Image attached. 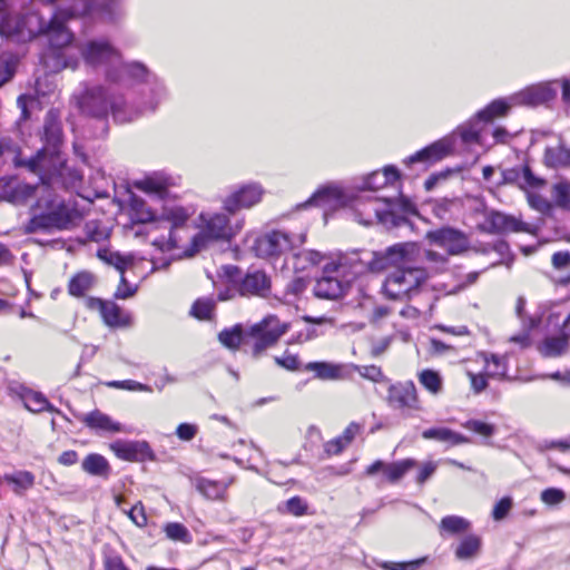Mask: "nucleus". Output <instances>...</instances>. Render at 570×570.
Returning a JSON list of instances; mask_svg holds the SVG:
<instances>
[{"mask_svg": "<svg viewBox=\"0 0 570 570\" xmlns=\"http://www.w3.org/2000/svg\"><path fill=\"white\" fill-rule=\"evenodd\" d=\"M419 256L420 246L416 243H399L387 247L384 253L374 252L365 262H355L352 266L355 275L394 267L384 279L382 293L390 299L403 301L417 294L429 277L426 269L412 266Z\"/></svg>", "mask_w": 570, "mask_h": 570, "instance_id": "obj_1", "label": "nucleus"}, {"mask_svg": "<svg viewBox=\"0 0 570 570\" xmlns=\"http://www.w3.org/2000/svg\"><path fill=\"white\" fill-rule=\"evenodd\" d=\"M7 188V198L11 203L23 204L36 199V204L31 206V218L24 227L27 233L68 228L77 217V212L43 180L33 186L11 179Z\"/></svg>", "mask_w": 570, "mask_h": 570, "instance_id": "obj_2", "label": "nucleus"}, {"mask_svg": "<svg viewBox=\"0 0 570 570\" xmlns=\"http://www.w3.org/2000/svg\"><path fill=\"white\" fill-rule=\"evenodd\" d=\"M72 101L82 114L95 118H105L110 110L116 121L128 122L139 115L127 107L121 96L111 95L99 85H85L73 94Z\"/></svg>", "mask_w": 570, "mask_h": 570, "instance_id": "obj_3", "label": "nucleus"}, {"mask_svg": "<svg viewBox=\"0 0 570 570\" xmlns=\"http://www.w3.org/2000/svg\"><path fill=\"white\" fill-rule=\"evenodd\" d=\"M45 147L35 156L21 160V164L30 171L43 176H51L62 164L59 155V146L62 142L61 124L53 111H49L43 125Z\"/></svg>", "mask_w": 570, "mask_h": 570, "instance_id": "obj_4", "label": "nucleus"}, {"mask_svg": "<svg viewBox=\"0 0 570 570\" xmlns=\"http://www.w3.org/2000/svg\"><path fill=\"white\" fill-rule=\"evenodd\" d=\"M355 262H365L357 257L346 258L340 263H328L324 266V275L316 282L315 295L322 298L336 299L341 297L350 284L358 276L354 274Z\"/></svg>", "mask_w": 570, "mask_h": 570, "instance_id": "obj_5", "label": "nucleus"}, {"mask_svg": "<svg viewBox=\"0 0 570 570\" xmlns=\"http://www.w3.org/2000/svg\"><path fill=\"white\" fill-rule=\"evenodd\" d=\"M79 51L85 62L92 68L102 69L108 80H121V76L116 73L121 53L107 39L87 40L79 46Z\"/></svg>", "mask_w": 570, "mask_h": 570, "instance_id": "obj_6", "label": "nucleus"}, {"mask_svg": "<svg viewBox=\"0 0 570 570\" xmlns=\"http://www.w3.org/2000/svg\"><path fill=\"white\" fill-rule=\"evenodd\" d=\"M291 324L282 322L276 315H267L253 324L245 335L253 340L252 354L262 355L267 348L277 344L279 338L288 332Z\"/></svg>", "mask_w": 570, "mask_h": 570, "instance_id": "obj_7", "label": "nucleus"}, {"mask_svg": "<svg viewBox=\"0 0 570 570\" xmlns=\"http://www.w3.org/2000/svg\"><path fill=\"white\" fill-rule=\"evenodd\" d=\"M196 209L194 206H183L178 204H165L161 208V213L158 216V226L163 222L170 224V229L167 236L160 238H153L151 244L161 252L170 250L177 247V239L174 230L183 227L189 218L195 214Z\"/></svg>", "mask_w": 570, "mask_h": 570, "instance_id": "obj_8", "label": "nucleus"}, {"mask_svg": "<svg viewBox=\"0 0 570 570\" xmlns=\"http://www.w3.org/2000/svg\"><path fill=\"white\" fill-rule=\"evenodd\" d=\"M199 228L200 232L193 238L194 250L190 255L198 252L206 239H229L236 233L230 225L229 217L223 213H202L199 215Z\"/></svg>", "mask_w": 570, "mask_h": 570, "instance_id": "obj_9", "label": "nucleus"}, {"mask_svg": "<svg viewBox=\"0 0 570 570\" xmlns=\"http://www.w3.org/2000/svg\"><path fill=\"white\" fill-rule=\"evenodd\" d=\"M306 240V234L291 235L282 230L269 232L256 242V250L259 256H277L303 245Z\"/></svg>", "mask_w": 570, "mask_h": 570, "instance_id": "obj_10", "label": "nucleus"}, {"mask_svg": "<svg viewBox=\"0 0 570 570\" xmlns=\"http://www.w3.org/2000/svg\"><path fill=\"white\" fill-rule=\"evenodd\" d=\"M387 404L404 415L422 410L417 390L412 381L391 384L386 396Z\"/></svg>", "mask_w": 570, "mask_h": 570, "instance_id": "obj_11", "label": "nucleus"}, {"mask_svg": "<svg viewBox=\"0 0 570 570\" xmlns=\"http://www.w3.org/2000/svg\"><path fill=\"white\" fill-rule=\"evenodd\" d=\"M265 189L259 183H247L237 186L223 200V208L233 215L240 209H249L259 204Z\"/></svg>", "mask_w": 570, "mask_h": 570, "instance_id": "obj_12", "label": "nucleus"}, {"mask_svg": "<svg viewBox=\"0 0 570 570\" xmlns=\"http://www.w3.org/2000/svg\"><path fill=\"white\" fill-rule=\"evenodd\" d=\"M98 257L106 264L114 266L121 274L115 297L118 299H127L134 296L137 292V286L130 285L126 281L124 273L126 269L134 267L136 263L135 256L131 254L122 255L119 252H112L110 249H100Z\"/></svg>", "mask_w": 570, "mask_h": 570, "instance_id": "obj_13", "label": "nucleus"}, {"mask_svg": "<svg viewBox=\"0 0 570 570\" xmlns=\"http://www.w3.org/2000/svg\"><path fill=\"white\" fill-rule=\"evenodd\" d=\"M86 306L91 311H97L104 323L109 327H129L132 325L131 314L124 311L115 302L88 297Z\"/></svg>", "mask_w": 570, "mask_h": 570, "instance_id": "obj_14", "label": "nucleus"}, {"mask_svg": "<svg viewBox=\"0 0 570 570\" xmlns=\"http://www.w3.org/2000/svg\"><path fill=\"white\" fill-rule=\"evenodd\" d=\"M426 239L431 244L444 248L450 255H459L470 246L468 236L452 227L430 230L426 233Z\"/></svg>", "mask_w": 570, "mask_h": 570, "instance_id": "obj_15", "label": "nucleus"}, {"mask_svg": "<svg viewBox=\"0 0 570 570\" xmlns=\"http://www.w3.org/2000/svg\"><path fill=\"white\" fill-rule=\"evenodd\" d=\"M351 203L352 196L341 185L335 183L320 187L307 200V204L323 207L325 210L347 207Z\"/></svg>", "mask_w": 570, "mask_h": 570, "instance_id": "obj_16", "label": "nucleus"}, {"mask_svg": "<svg viewBox=\"0 0 570 570\" xmlns=\"http://www.w3.org/2000/svg\"><path fill=\"white\" fill-rule=\"evenodd\" d=\"M176 186L175 178L163 171H156L134 181V187L147 195L165 199L169 188Z\"/></svg>", "mask_w": 570, "mask_h": 570, "instance_id": "obj_17", "label": "nucleus"}, {"mask_svg": "<svg viewBox=\"0 0 570 570\" xmlns=\"http://www.w3.org/2000/svg\"><path fill=\"white\" fill-rule=\"evenodd\" d=\"M127 213L132 224L146 226L148 236L151 232L158 229V216L144 199L131 195L128 200Z\"/></svg>", "mask_w": 570, "mask_h": 570, "instance_id": "obj_18", "label": "nucleus"}, {"mask_svg": "<svg viewBox=\"0 0 570 570\" xmlns=\"http://www.w3.org/2000/svg\"><path fill=\"white\" fill-rule=\"evenodd\" d=\"M117 458L126 461H146L153 459V451L146 441L117 440L110 444Z\"/></svg>", "mask_w": 570, "mask_h": 570, "instance_id": "obj_19", "label": "nucleus"}, {"mask_svg": "<svg viewBox=\"0 0 570 570\" xmlns=\"http://www.w3.org/2000/svg\"><path fill=\"white\" fill-rule=\"evenodd\" d=\"M453 148L454 138L453 136H448L410 156L404 160V163L407 165L417 161L432 164L450 155Z\"/></svg>", "mask_w": 570, "mask_h": 570, "instance_id": "obj_20", "label": "nucleus"}, {"mask_svg": "<svg viewBox=\"0 0 570 570\" xmlns=\"http://www.w3.org/2000/svg\"><path fill=\"white\" fill-rule=\"evenodd\" d=\"M556 82H540L512 95L515 105H539L556 97Z\"/></svg>", "mask_w": 570, "mask_h": 570, "instance_id": "obj_21", "label": "nucleus"}, {"mask_svg": "<svg viewBox=\"0 0 570 570\" xmlns=\"http://www.w3.org/2000/svg\"><path fill=\"white\" fill-rule=\"evenodd\" d=\"M305 368L323 381L347 380L354 373V367L345 363L309 362Z\"/></svg>", "mask_w": 570, "mask_h": 570, "instance_id": "obj_22", "label": "nucleus"}, {"mask_svg": "<svg viewBox=\"0 0 570 570\" xmlns=\"http://www.w3.org/2000/svg\"><path fill=\"white\" fill-rule=\"evenodd\" d=\"M271 291V279L265 272L255 269L248 272L238 284V293L242 296L265 297Z\"/></svg>", "mask_w": 570, "mask_h": 570, "instance_id": "obj_23", "label": "nucleus"}, {"mask_svg": "<svg viewBox=\"0 0 570 570\" xmlns=\"http://www.w3.org/2000/svg\"><path fill=\"white\" fill-rule=\"evenodd\" d=\"M415 466L416 461L413 459H404L392 463H385L377 460L366 469V474L373 475L379 471H382L389 482L395 483L401 480L406 472Z\"/></svg>", "mask_w": 570, "mask_h": 570, "instance_id": "obj_24", "label": "nucleus"}, {"mask_svg": "<svg viewBox=\"0 0 570 570\" xmlns=\"http://www.w3.org/2000/svg\"><path fill=\"white\" fill-rule=\"evenodd\" d=\"M485 127L487 124L475 115L468 121L460 125L451 136H459L465 145L476 144L485 147L488 141L482 135Z\"/></svg>", "mask_w": 570, "mask_h": 570, "instance_id": "obj_25", "label": "nucleus"}, {"mask_svg": "<svg viewBox=\"0 0 570 570\" xmlns=\"http://www.w3.org/2000/svg\"><path fill=\"white\" fill-rule=\"evenodd\" d=\"M355 219L363 225H372L375 220H381L382 206L377 198H371L366 202L361 198H353L350 204Z\"/></svg>", "mask_w": 570, "mask_h": 570, "instance_id": "obj_26", "label": "nucleus"}, {"mask_svg": "<svg viewBox=\"0 0 570 570\" xmlns=\"http://www.w3.org/2000/svg\"><path fill=\"white\" fill-rule=\"evenodd\" d=\"M234 482L230 478L227 481H215L206 478H195L193 484L196 490L207 500L226 501L227 489Z\"/></svg>", "mask_w": 570, "mask_h": 570, "instance_id": "obj_27", "label": "nucleus"}, {"mask_svg": "<svg viewBox=\"0 0 570 570\" xmlns=\"http://www.w3.org/2000/svg\"><path fill=\"white\" fill-rule=\"evenodd\" d=\"M81 422L89 429L104 433H120L127 432L126 428L119 422L114 421L109 415L99 410H95L85 414Z\"/></svg>", "mask_w": 570, "mask_h": 570, "instance_id": "obj_28", "label": "nucleus"}, {"mask_svg": "<svg viewBox=\"0 0 570 570\" xmlns=\"http://www.w3.org/2000/svg\"><path fill=\"white\" fill-rule=\"evenodd\" d=\"M400 177V173L394 166H386L382 171L376 170L363 178V184L360 187L364 190H377L389 184H393Z\"/></svg>", "mask_w": 570, "mask_h": 570, "instance_id": "obj_29", "label": "nucleus"}, {"mask_svg": "<svg viewBox=\"0 0 570 570\" xmlns=\"http://www.w3.org/2000/svg\"><path fill=\"white\" fill-rule=\"evenodd\" d=\"M116 73L121 76L120 81L117 83H125L127 81L147 82L153 77V73L139 62H124L120 56V63L116 67Z\"/></svg>", "mask_w": 570, "mask_h": 570, "instance_id": "obj_30", "label": "nucleus"}, {"mask_svg": "<svg viewBox=\"0 0 570 570\" xmlns=\"http://www.w3.org/2000/svg\"><path fill=\"white\" fill-rule=\"evenodd\" d=\"M422 438L425 440H436L449 445L466 444L470 439L461 433H458L449 428L438 426L426 429L422 432Z\"/></svg>", "mask_w": 570, "mask_h": 570, "instance_id": "obj_31", "label": "nucleus"}, {"mask_svg": "<svg viewBox=\"0 0 570 570\" xmlns=\"http://www.w3.org/2000/svg\"><path fill=\"white\" fill-rule=\"evenodd\" d=\"M147 88L144 92V105L146 110L154 111L167 96L165 85L153 75L149 81L146 82Z\"/></svg>", "mask_w": 570, "mask_h": 570, "instance_id": "obj_32", "label": "nucleus"}, {"mask_svg": "<svg viewBox=\"0 0 570 570\" xmlns=\"http://www.w3.org/2000/svg\"><path fill=\"white\" fill-rule=\"evenodd\" d=\"M513 106L517 105L514 100H512V96L508 98L495 99L485 108L478 111L476 115L488 125L498 117H504Z\"/></svg>", "mask_w": 570, "mask_h": 570, "instance_id": "obj_33", "label": "nucleus"}, {"mask_svg": "<svg viewBox=\"0 0 570 570\" xmlns=\"http://www.w3.org/2000/svg\"><path fill=\"white\" fill-rule=\"evenodd\" d=\"M325 259L321 252L307 249L293 255V268L296 272H307L318 266Z\"/></svg>", "mask_w": 570, "mask_h": 570, "instance_id": "obj_34", "label": "nucleus"}, {"mask_svg": "<svg viewBox=\"0 0 570 570\" xmlns=\"http://www.w3.org/2000/svg\"><path fill=\"white\" fill-rule=\"evenodd\" d=\"M20 397L24 404V407L30 412L39 413L42 411H55L46 396L40 392L22 389Z\"/></svg>", "mask_w": 570, "mask_h": 570, "instance_id": "obj_35", "label": "nucleus"}, {"mask_svg": "<svg viewBox=\"0 0 570 570\" xmlns=\"http://www.w3.org/2000/svg\"><path fill=\"white\" fill-rule=\"evenodd\" d=\"M96 283V277L92 273L82 271L76 274L69 282V293L72 296H83L92 288Z\"/></svg>", "mask_w": 570, "mask_h": 570, "instance_id": "obj_36", "label": "nucleus"}, {"mask_svg": "<svg viewBox=\"0 0 570 570\" xmlns=\"http://www.w3.org/2000/svg\"><path fill=\"white\" fill-rule=\"evenodd\" d=\"M492 223L495 227L503 232H532V226L521 219L504 214H495L492 218Z\"/></svg>", "mask_w": 570, "mask_h": 570, "instance_id": "obj_37", "label": "nucleus"}, {"mask_svg": "<svg viewBox=\"0 0 570 570\" xmlns=\"http://www.w3.org/2000/svg\"><path fill=\"white\" fill-rule=\"evenodd\" d=\"M563 332L562 335L547 337L539 346V351L543 356L557 357L563 354L568 347L567 336Z\"/></svg>", "mask_w": 570, "mask_h": 570, "instance_id": "obj_38", "label": "nucleus"}, {"mask_svg": "<svg viewBox=\"0 0 570 570\" xmlns=\"http://www.w3.org/2000/svg\"><path fill=\"white\" fill-rule=\"evenodd\" d=\"M82 470L91 475L107 478L110 472L108 461L100 454H89L82 461Z\"/></svg>", "mask_w": 570, "mask_h": 570, "instance_id": "obj_39", "label": "nucleus"}, {"mask_svg": "<svg viewBox=\"0 0 570 570\" xmlns=\"http://www.w3.org/2000/svg\"><path fill=\"white\" fill-rule=\"evenodd\" d=\"M19 58L9 51H0V87L10 81L18 68Z\"/></svg>", "mask_w": 570, "mask_h": 570, "instance_id": "obj_40", "label": "nucleus"}, {"mask_svg": "<svg viewBox=\"0 0 570 570\" xmlns=\"http://www.w3.org/2000/svg\"><path fill=\"white\" fill-rule=\"evenodd\" d=\"M420 384L432 395H439L443 391V379L434 370H423L417 374Z\"/></svg>", "mask_w": 570, "mask_h": 570, "instance_id": "obj_41", "label": "nucleus"}, {"mask_svg": "<svg viewBox=\"0 0 570 570\" xmlns=\"http://www.w3.org/2000/svg\"><path fill=\"white\" fill-rule=\"evenodd\" d=\"M439 528L441 534L449 533L454 535L466 532L470 528V522L462 517L448 515L441 520Z\"/></svg>", "mask_w": 570, "mask_h": 570, "instance_id": "obj_42", "label": "nucleus"}, {"mask_svg": "<svg viewBox=\"0 0 570 570\" xmlns=\"http://www.w3.org/2000/svg\"><path fill=\"white\" fill-rule=\"evenodd\" d=\"M484 362V372L489 377H503L507 373L505 358L498 355H480Z\"/></svg>", "mask_w": 570, "mask_h": 570, "instance_id": "obj_43", "label": "nucleus"}, {"mask_svg": "<svg viewBox=\"0 0 570 570\" xmlns=\"http://www.w3.org/2000/svg\"><path fill=\"white\" fill-rule=\"evenodd\" d=\"M480 547L481 541L476 535H468L458 544L455 557L459 560H469L478 554Z\"/></svg>", "mask_w": 570, "mask_h": 570, "instance_id": "obj_44", "label": "nucleus"}, {"mask_svg": "<svg viewBox=\"0 0 570 570\" xmlns=\"http://www.w3.org/2000/svg\"><path fill=\"white\" fill-rule=\"evenodd\" d=\"M514 178L520 188L529 191V189H538L544 185V180L534 176L528 166L522 167L519 171H513Z\"/></svg>", "mask_w": 570, "mask_h": 570, "instance_id": "obj_45", "label": "nucleus"}, {"mask_svg": "<svg viewBox=\"0 0 570 570\" xmlns=\"http://www.w3.org/2000/svg\"><path fill=\"white\" fill-rule=\"evenodd\" d=\"M219 342L227 348L236 350L246 340L240 325H236L230 330H224L218 335Z\"/></svg>", "mask_w": 570, "mask_h": 570, "instance_id": "obj_46", "label": "nucleus"}, {"mask_svg": "<svg viewBox=\"0 0 570 570\" xmlns=\"http://www.w3.org/2000/svg\"><path fill=\"white\" fill-rule=\"evenodd\" d=\"M2 480L14 485V492L20 493L33 487L35 475L29 471H18L12 474H6Z\"/></svg>", "mask_w": 570, "mask_h": 570, "instance_id": "obj_47", "label": "nucleus"}, {"mask_svg": "<svg viewBox=\"0 0 570 570\" xmlns=\"http://www.w3.org/2000/svg\"><path fill=\"white\" fill-rule=\"evenodd\" d=\"M570 161V154L561 146L548 147L544 153V163L549 167L564 166Z\"/></svg>", "mask_w": 570, "mask_h": 570, "instance_id": "obj_48", "label": "nucleus"}, {"mask_svg": "<svg viewBox=\"0 0 570 570\" xmlns=\"http://www.w3.org/2000/svg\"><path fill=\"white\" fill-rule=\"evenodd\" d=\"M166 535L174 541H180L184 543H189L191 541V535L188 529L178 522H170L165 525Z\"/></svg>", "mask_w": 570, "mask_h": 570, "instance_id": "obj_49", "label": "nucleus"}, {"mask_svg": "<svg viewBox=\"0 0 570 570\" xmlns=\"http://www.w3.org/2000/svg\"><path fill=\"white\" fill-rule=\"evenodd\" d=\"M552 195L559 207L570 209V181L563 180L556 184Z\"/></svg>", "mask_w": 570, "mask_h": 570, "instance_id": "obj_50", "label": "nucleus"}, {"mask_svg": "<svg viewBox=\"0 0 570 570\" xmlns=\"http://www.w3.org/2000/svg\"><path fill=\"white\" fill-rule=\"evenodd\" d=\"M214 302L208 298L197 299L193 306L190 314L198 320H209L214 312Z\"/></svg>", "mask_w": 570, "mask_h": 570, "instance_id": "obj_51", "label": "nucleus"}, {"mask_svg": "<svg viewBox=\"0 0 570 570\" xmlns=\"http://www.w3.org/2000/svg\"><path fill=\"white\" fill-rule=\"evenodd\" d=\"M462 425L466 430L480 434L481 436L484 438H491L497 431L495 425L485 423L480 420H469L464 422Z\"/></svg>", "mask_w": 570, "mask_h": 570, "instance_id": "obj_52", "label": "nucleus"}, {"mask_svg": "<svg viewBox=\"0 0 570 570\" xmlns=\"http://www.w3.org/2000/svg\"><path fill=\"white\" fill-rule=\"evenodd\" d=\"M350 366H353L354 372H358V374L366 380L375 383L385 381V376L382 370L376 365L358 366L355 364H350Z\"/></svg>", "mask_w": 570, "mask_h": 570, "instance_id": "obj_53", "label": "nucleus"}, {"mask_svg": "<svg viewBox=\"0 0 570 570\" xmlns=\"http://www.w3.org/2000/svg\"><path fill=\"white\" fill-rule=\"evenodd\" d=\"M425 258L430 265L431 271L434 273H441L445 271L449 263L448 258L444 255H441L440 253L434 250H426Z\"/></svg>", "mask_w": 570, "mask_h": 570, "instance_id": "obj_54", "label": "nucleus"}, {"mask_svg": "<svg viewBox=\"0 0 570 570\" xmlns=\"http://www.w3.org/2000/svg\"><path fill=\"white\" fill-rule=\"evenodd\" d=\"M124 512L137 527L144 528L147 525L148 519L141 502H137L130 510H124Z\"/></svg>", "mask_w": 570, "mask_h": 570, "instance_id": "obj_55", "label": "nucleus"}, {"mask_svg": "<svg viewBox=\"0 0 570 570\" xmlns=\"http://www.w3.org/2000/svg\"><path fill=\"white\" fill-rule=\"evenodd\" d=\"M108 386L115 389H121L127 391H138V392H148L150 393L153 390L149 385L139 383L134 380H125V381H112L108 383Z\"/></svg>", "mask_w": 570, "mask_h": 570, "instance_id": "obj_56", "label": "nucleus"}, {"mask_svg": "<svg viewBox=\"0 0 570 570\" xmlns=\"http://www.w3.org/2000/svg\"><path fill=\"white\" fill-rule=\"evenodd\" d=\"M541 500L548 505L559 504L566 499V493L557 488H549L541 492Z\"/></svg>", "mask_w": 570, "mask_h": 570, "instance_id": "obj_57", "label": "nucleus"}, {"mask_svg": "<svg viewBox=\"0 0 570 570\" xmlns=\"http://www.w3.org/2000/svg\"><path fill=\"white\" fill-rule=\"evenodd\" d=\"M527 196H528V203L533 209H535L542 214L547 213L550 209L549 202L541 195L532 193V191H528Z\"/></svg>", "mask_w": 570, "mask_h": 570, "instance_id": "obj_58", "label": "nucleus"}, {"mask_svg": "<svg viewBox=\"0 0 570 570\" xmlns=\"http://www.w3.org/2000/svg\"><path fill=\"white\" fill-rule=\"evenodd\" d=\"M275 363L288 371H296L299 368V360L296 355L284 354L283 356H276Z\"/></svg>", "mask_w": 570, "mask_h": 570, "instance_id": "obj_59", "label": "nucleus"}, {"mask_svg": "<svg viewBox=\"0 0 570 570\" xmlns=\"http://www.w3.org/2000/svg\"><path fill=\"white\" fill-rule=\"evenodd\" d=\"M512 508V500L509 497L501 499L494 507L492 515L493 519L499 521L507 517Z\"/></svg>", "mask_w": 570, "mask_h": 570, "instance_id": "obj_60", "label": "nucleus"}, {"mask_svg": "<svg viewBox=\"0 0 570 570\" xmlns=\"http://www.w3.org/2000/svg\"><path fill=\"white\" fill-rule=\"evenodd\" d=\"M286 510L291 514L299 517L306 513L307 505L301 498L294 497L287 500Z\"/></svg>", "mask_w": 570, "mask_h": 570, "instance_id": "obj_61", "label": "nucleus"}, {"mask_svg": "<svg viewBox=\"0 0 570 570\" xmlns=\"http://www.w3.org/2000/svg\"><path fill=\"white\" fill-rule=\"evenodd\" d=\"M468 376L470 379L471 387L474 391V393H481L482 391H484L487 389V386H488L487 377L488 376H487L485 372L475 374V373L469 371Z\"/></svg>", "mask_w": 570, "mask_h": 570, "instance_id": "obj_62", "label": "nucleus"}, {"mask_svg": "<svg viewBox=\"0 0 570 570\" xmlns=\"http://www.w3.org/2000/svg\"><path fill=\"white\" fill-rule=\"evenodd\" d=\"M346 446L347 443L341 436H337L326 442L324 450L328 455H336L340 454Z\"/></svg>", "mask_w": 570, "mask_h": 570, "instance_id": "obj_63", "label": "nucleus"}, {"mask_svg": "<svg viewBox=\"0 0 570 570\" xmlns=\"http://www.w3.org/2000/svg\"><path fill=\"white\" fill-rule=\"evenodd\" d=\"M105 570H130L119 556H109L104 561Z\"/></svg>", "mask_w": 570, "mask_h": 570, "instance_id": "obj_64", "label": "nucleus"}]
</instances>
